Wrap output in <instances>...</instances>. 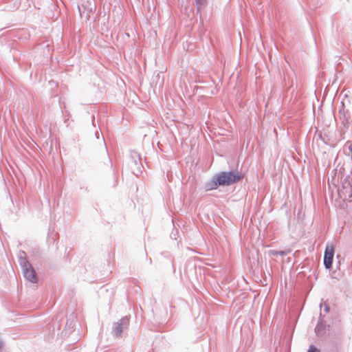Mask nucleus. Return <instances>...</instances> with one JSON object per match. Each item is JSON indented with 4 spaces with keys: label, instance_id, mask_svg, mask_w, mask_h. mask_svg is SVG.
<instances>
[{
    "label": "nucleus",
    "instance_id": "f03ea898",
    "mask_svg": "<svg viewBox=\"0 0 352 352\" xmlns=\"http://www.w3.org/2000/svg\"><path fill=\"white\" fill-rule=\"evenodd\" d=\"M22 267L23 270V275L24 276L30 281L32 283H36L37 279L35 274V271L32 267L31 264L26 261H23L21 263Z\"/></svg>",
    "mask_w": 352,
    "mask_h": 352
},
{
    "label": "nucleus",
    "instance_id": "39448f33",
    "mask_svg": "<svg viewBox=\"0 0 352 352\" xmlns=\"http://www.w3.org/2000/svg\"><path fill=\"white\" fill-rule=\"evenodd\" d=\"M122 331V326L121 324H117L115 327V333L116 336H120Z\"/></svg>",
    "mask_w": 352,
    "mask_h": 352
},
{
    "label": "nucleus",
    "instance_id": "7ed1b4c3",
    "mask_svg": "<svg viewBox=\"0 0 352 352\" xmlns=\"http://www.w3.org/2000/svg\"><path fill=\"white\" fill-rule=\"evenodd\" d=\"M335 248L331 244L326 246L324 255V264L327 269H330L332 266L333 258L334 255Z\"/></svg>",
    "mask_w": 352,
    "mask_h": 352
},
{
    "label": "nucleus",
    "instance_id": "f257e3e1",
    "mask_svg": "<svg viewBox=\"0 0 352 352\" xmlns=\"http://www.w3.org/2000/svg\"><path fill=\"white\" fill-rule=\"evenodd\" d=\"M243 177L238 171L222 172L217 176V180L220 186H230L241 181Z\"/></svg>",
    "mask_w": 352,
    "mask_h": 352
},
{
    "label": "nucleus",
    "instance_id": "20e7f679",
    "mask_svg": "<svg viewBox=\"0 0 352 352\" xmlns=\"http://www.w3.org/2000/svg\"><path fill=\"white\" fill-rule=\"evenodd\" d=\"M218 186H219V185L218 181L217 180V177H216L215 180L207 183L205 186V188L206 190H210L212 189H216L218 187Z\"/></svg>",
    "mask_w": 352,
    "mask_h": 352
},
{
    "label": "nucleus",
    "instance_id": "423d86ee",
    "mask_svg": "<svg viewBox=\"0 0 352 352\" xmlns=\"http://www.w3.org/2000/svg\"><path fill=\"white\" fill-rule=\"evenodd\" d=\"M307 352H320V350L318 349L315 346L311 345Z\"/></svg>",
    "mask_w": 352,
    "mask_h": 352
}]
</instances>
